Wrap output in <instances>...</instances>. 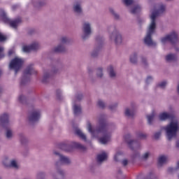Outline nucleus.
Here are the masks:
<instances>
[{
	"label": "nucleus",
	"instance_id": "4468645a",
	"mask_svg": "<svg viewBox=\"0 0 179 179\" xmlns=\"http://www.w3.org/2000/svg\"><path fill=\"white\" fill-rule=\"evenodd\" d=\"M40 48V44L38 42H34L30 45L22 46V51L24 52H30V51H36Z\"/></svg>",
	"mask_w": 179,
	"mask_h": 179
},
{
	"label": "nucleus",
	"instance_id": "79ce46f5",
	"mask_svg": "<svg viewBox=\"0 0 179 179\" xmlns=\"http://www.w3.org/2000/svg\"><path fill=\"white\" fill-rule=\"evenodd\" d=\"M98 106L101 108H103V107H105V106H106V103H104V102L103 101H98Z\"/></svg>",
	"mask_w": 179,
	"mask_h": 179
},
{
	"label": "nucleus",
	"instance_id": "2eb2a0df",
	"mask_svg": "<svg viewBox=\"0 0 179 179\" xmlns=\"http://www.w3.org/2000/svg\"><path fill=\"white\" fill-rule=\"evenodd\" d=\"M40 117H41L40 110H35L29 115V122H36L40 120Z\"/></svg>",
	"mask_w": 179,
	"mask_h": 179
},
{
	"label": "nucleus",
	"instance_id": "cd10ccee",
	"mask_svg": "<svg viewBox=\"0 0 179 179\" xmlns=\"http://www.w3.org/2000/svg\"><path fill=\"white\" fill-rule=\"evenodd\" d=\"M124 114L125 115H127V117H134L135 114V110L129 108H127L125 109Z\"/></svg>",
	"mask_w": 179,
	"mask_h": 179
},
{
	"label": "nucleus",
	"instance_id": "680f3d73",
	"mask_svg": "<svg viewBox=\"0 0 179 179\" xmlns=\"http://www.w3.org/2000/svg\"><path fill=\"white\" fill-rule=\"evenodd\" d=\"M111 29H114V27H111Z\"/></svg>",
	"mask_w": 179,
	"mask_h": 179
},
{
	"label": "nucleus",
	"instance_id": "58836bf2",
	"mask_svg": "<svg viewBox=\"0 0 179 179\" xmlns=\"http://www.w3.org/2000/svg\"><path fill=\"white\" fill-rule=\"evenodd\" d=\"M51 76V73H50V72H45L43 74V81L47 80V79H48V78H50Z\"/></svg>",
	"mask_w": 179,
	"mask_h": 179
},
{
	"label": "nucleus",
	"instance_id": "4d7b16f0",
	"mask_svg": "<svg viewBox=\"0 0 179 179\" xmlns=\"http://www.w3.org/2000/svg\"><path fill=\"white\" fill-rule=\"evenodd\" d=\"M173 170H174V169H173L172 168H169V169H168V171H173Z\"/></svg>",
	"mask_w": 179,
	"mask_h": 179
},
{
	"label": "nucleus",
	"instance_id": "412c9836",
	"mask_svg": "<svg viewBox=\"0 0 179 179\" xmlns=\"http://www.w3.org/2000/svg\"><path fill=\"white\" fill-rule=\"evenodd\" d=\"M5 128H6V131H5L6 138L7 139H12V138H13V130H12V129L9 127H5Z\"/></svg>",
	"mask_w": 179,
	"mask_h": 179
},
{
	"label": "nucleus",
	"instance_id": "de8ad7c7",
	"mask_svg": "<svg viewBox=\"0 0 179 179\" xmlns=\"http://www.w3.org/2000/svg\"><path fill=\"white\" fill-rule=\"evenodd\" d=\"M18 100L20 103H23V101H24V96L23 95H20Z\"/></svg>",
	"mask_w": 179,
	"mask_h": 179
},
{
	"label": "nucleus",
	"instance_id": "8fccbe9b",
	"mask_svg": "<svg viewBox=\"0 0 179 179\" xmlns=\"http://www.w3.org/2000/svg\"><path fill=\"white\" fill-rule=\"evenodd\" d=\"M122 164H123V166H127V164H128V161L127 159H124L122 162Z\"/></svg>",
	"mask_w": 179,
	"mask_h": 179
},
{
	"label": "nucleus",
	"instance_id": "a18cd8bd",
	"mask_svg": "<svg viewBox=\"0 0 179 179\" xmlns=\"http://www.w3.org/2000/svg\"><path fill=\"white\" fill-rule=\"evenodd\" d=\"M5 40H6V36L0 31V41H5Z\"/></svg>",
	"mask_w": 179,
	"mask_h": 179
},
{
	"label": "nucleus",
	"instance_id": "052dcab7",
	"mask_svg": "<svg viewBox=\"0 0 179 179\" xmlns=\"http://www.w3.org/2000/svg\"><path fill=\"white\" fill-rule=\"evenodd\" d=\"M137 148V149H138L139 148V147H136Z\"/></svg>",
	"mask_w": 179,
	"mask_h": 179
},
{
	"label": "nucleus",
	"instance_id": "0eeeda50",
	"mask_svg": "<svg viewBox=\"0 0 179 179\" xmlns=\"http://www.w3.org/2000/svg\"><path fill=\"white\" fill-rule=\"evenodd\" d=\"M37 73V71L33 69L32 66H29L27 68L24 73V76L21 79L20 85H26L29 80H30V75Z\"/></svg>",
	"mask_w": 179,
	"mask_h": 179
},
{
	"label": "nucleus",
	"instance_id": "c9c22d12",
	"mask_svg": "<svg viewBox=\"0 0 179 179\" xmlns=\"http://www.w3.org/2000/svg\"><path fill=\"white\" fill-rule=\"evenodd\" d=\"M166 86H167V81H162L158 84V87L161 89H164Z\"/></svg>",
	"mask_w": 179,
	"mask_h": 179
},
{
	"label": "nucleus",
	"instance_id": "6ab92c4d",
	"mask_svg": "<svg viewBox=\"0 0 179 179\" xmlns=\"http://www.w3.org/2000/svg\"><path fill=\"white\" fill-rule=\"evenodd\" d=\"M173 117V115L170 113L163 112L159 114V118L160 121H166V120H170Z\"/></svg>",
	"mask_w": 179,
	"mask_h": 179
},
{
	"label": "nucleus",
	"instance_id": "f8f14e48",
	"mask_svg": "<svg viewBox=\"0 0 179 179\" xmlns=\"http://www.w3.org/2000/svg\"><path fill=\"white\" fill-rule=\"evenodd\" d=\"M68 43H69V39L67 37H62L60 44L53 48V52H64L65 51V44H68Z\"/></svg>",
	"mask_w": 179,
	"mask_h": 179
},
{
	"label": "nucleus",
	"instance_id": "20e7f679",
	"mask_svg": "<svg viewBox=\"0 0 179 179\" xmlns=\"http://www.w3.org/2000/svg\"><path fill=\"white\" fill-rule=\"evenodd\" d=\"M22 66H23V59L17 57L13 59L9 64L10 69H13L15 75L22 69Z\"/></svg>",
	"mask_w": 179,
	"mask_h": 179
},
{
	"label": "nucleus",
	"instance_id": "37998d69",
	"mask_svg": "<svg viewBox=\"0 0 179 179\" xmlns=\"http://www.w3.org/2000/svg\"><path fill=\"white\" fill-rule=\"evenodd\" d=\"M141 60L143 65H148V62L146 60V57H141Z\"/></svg>",
	"mask_w": 179,
	"mask_h": 179
},
{
	"label": "nucleus",
	"instance_id": "a211bd4d",
	"mask_svg": "<svg viewBox=\"0 0 179 179\" xmlns=\"http://www.w3.org/2000/svg\"><path fill=\"white\" fill-rule=\"evenodd\" d=\"M73 9L76 13L80 15L82 13V1H75L73 3Z\"/></svg>",
	"mask_w": 179,
	"mask_h": 179
},
{
	"label": "nucleus",
	"instance_id": "09e8293b",
	"mask_svg": "<svg viewBox=\"0 0 179 179\" xmlns=\"http://www.w3.org/2000/svg\"><path fill=\"white\" fill-rule=\"evenodd\" d=\"M117 103H114V104H112L109 106V108L110 110H114V108H115L117 107Z\"/></svg>",
	"mask_w": 179,
	"mask_h": 179
},
{
	"label": "nucleus",
	"instance_id": "aec40b11",
	"mask_svg": "<svg viewBox=\"0 0 179 179\" xmlns=\"http://www.w3.org/2000/svg\"><path fill=\"white\" fill-rule=\"evenodd\" d=\"M107 153H106L105 152L99 154L97 155V162L98 163H103V162H106V160H107Z\"/></svg>",
	"mask_w": 179,
	"mask_h": 179
},
{
	"label": "nucleus",
	"instance_id": "c03bdc74",
	"mask_svg": "<svg viewBox=\"0 0 179 179\" xmlns=\"http://www.w3.org/2000/svg\"><path fill=\"white\" fill-rule=\"evenodd\" d=\"M149 156H150V152H145L143 155V159H144V160H146V159H148Z\"/></svg>",
	"mask_w": 179,
	"mask_h": 179
},
{
	"label": "nucleus",
	"instance_id": "e433bc0d",
	"mask_svg": "<svg viewBox=\"0 0 179 179\" xmlns=\"http://www.w3.org/2000/svg\"><path fill=\"white\" fill-rule=\"evenodd\" d=\"M96 76L98 78H102L103 76V69H98L96 71Z\"/></svg>",
	"mask_w": 179,
	"mask_h": 179
},
{
	"label": "nucleus",
	"instance_id": "423d86ee",
	"mask_svg": "<svg viewBox=\"0 0 179 179\" xmlns=\"http://www.w3.org/2000/svg\"><path fill=\"white\" fill-rule=\"evenodd\" d=\"M60 148L62 149V150H65V152H72L73 148H76V149H80V150H85L86 149L85 146L77 142H73L71 145H68L63 143L60 145Z\"/></svg>",
	"mask_w": 179,
	"mask_h": 179
},
{
	"label": "nucleus",
	"instance_id": "a878e982",
	"mask_svg": "<svg viewBox=\"0 0 179 179\" xmlns=\"http://www.w3.org/2000/svg\"><path fill=\"white\" fill-rule=\"evenodd\" d=\"M122 157H124V153L121 151H118L114 155V160L115 162H120Z\"/></svg>",
	"mask_w": 179,
	"mask_h": 179
},
{
	"label": "nucleus",
	"instance_id": "a19ab883",
	"mask_svg": "<svg viewBox=\"0 0 179 179\" xmlns=\"http://www.w3.org/2000/svg\"><path fill=\"white\" fill-rule=\"evenodd\" d=\"M153 81V77L152 76H148L147 77V79H146V83L147 85H149V83H152V82Z\"/></svg>",
	"mask_w": 179,
	"mask_h": 179
},
{
	"label": "nucleus",
	"instance_id": "7ed1b4c3",
	"mask_svg": "<svg viewBox=\"0 0 179 179\" xmlns=\"http://www.w3.org/2000/svg\"><path fill=\"white\" fill-rule=\"evenodd\" d=\"M163 129L165 131L166 139L172 141L174 138L177 137V134L179 132V120L178 119H173Z\"/></svg>",
	"mask_w": 179,
	"mask_h": 179
},
{
	"label": "nucleus",
	"instance_id": "f704fd0d",
	"mask_svg": "<svg viewBox=\"0 0 179 179\" xmlns=\"http://www.w3.org/2000/svg\"><path fill=\"white\" fill-rule=\"evenodd\" d=\"M137 137L138 138V139H146V138H148V135L144 133H138L137 134Z\"/></svg>",
	"mask_w": 179,
	"mask_h": 179
},
{
	"label": "nucleus",
	"instance_id": "864d4df0",
	"mask_svg": "<svg viewBox=\"0 0 179 179\" xmlns=\"http://www.w3.org/2000/svg\"><path fill=\"white\" fill-rule=\"evenodd\" d=\"M176 170H179V161L177 162L176 164Z\"/></svg>",
	"mask_w": 179,
	"mask_h": 179
},
{
	"label": "nucleus",
	"instance_id": "6e6552de",
	"mask_svg": "<svg viewBox=\"0 0 179 179\" xmlns=\"http://www.w3.org/2000/svg\"><path fill=\"white\" fill-rule=\"evenodd\" d=\"M82 94H79L76 97V99L73 100V110L74 115H79L82 113V108L79 104V101L82 99Z\"/></svg>",
	"mask_w": 179,
	"mask_h": 179
},
{
	"label": "nucleus",
	"instance_id": "49530a36",
	"mask_svg": "<svg viewBox=\"0 0 179 179\" xmlns=\"http://www.w3.org/2000/svg\"><path fill=\"white\" fill-rule=\"evenodd\" d=\"M3 57H5V55L3 54V48L0 46V59L3 58Z\"/></svg>",
	"mask_w": 179,
	"mask_h": 179
},
{
	"label": "nucleus",
	"instance_id": "5701e85b",
	"mask_svg": "<svg viewBox=\"0 0 179 179\" xmlns=\"http://www.w3.org/2000/svg\"><path fill=\"white\" fill-rule=\"evenodd\" d=\"M168 157L165 155H162L158 159V164L159 166H163L165 163L167 162Z\"/></svg>",
	"mask_w": 179,
	"mask_h": 179
},
{
	"label": "nucleus",
	"instance_id": "c85d7f7f",
	"mask_svg": "<svg viewBox=\"0 0 179 179\" xmlns=\"http://www.w3.org/2000/svg\"><path fill=\"white\" fill-rule=\"evenodd\" d=\"M109 12L110 14H112V15L113 16V17H115V19H120V15L115 13V10H114V8L111 7L109 8Z\"/></svg>",
	"mask_w": 179,
	"mask_h": 179
},
{
	"label": "nucleus",
	"instance_id": "bf43d9fd",
	"mask_svg": "<svg viewBox=\"0 0 179 179\" xmlns=\"http://www.w3.org/2000/svg\"><path fill=\"white\" fill-rule=\"evenodd\" d=\"M13 9H15V6H13Z\"/></svg>",
	"mask_w": 179,
	"mask_h": 179
},
{
	"label": "nucleus",
	"instance_id": "2f4dec72",
	"mask_svg": "<svg viewBox=\"0 0 179 179\" xmlns=\"http://www.w3.org/2000/svg\"><path fill=\"white\" fill-rule=\"evenodd\" d=\"M126 141H127L129 146H130V148H132V147H131V146H132V145L134 146H135V148H136V145H137L136 144V141H134L132 139H127Z\"/></svg>",
	"mask_w": 179,
	"mask_h": 179
},
{
	"label": "nucleus",
	"instance_id": "4c0bfd02",
	"mask_svg": "<svg viewBox=\"0 0 179 179\" xmlns=\"http://www.w3.org/2000/svg\"><path fill=\"white\" fill-rule=\"evenodd\" d=\"M161 136H162V130H159V131H157L154 134L155 139H159V138H160Z\"/></svg>",
	"mask_w": 179,
	"mask_h": 179
},
{
	"label": "nucleus",
	"instance_id": "b1692460",
	"mask_svg": "<svg viewBox=\"0 0 179 179\" xmlns=\"http://www.w3.org/2000/svg\"><path fill=\"white\" fill-rule=\"evenodd\" d=\"M155 117H156V113L152 112L150 115H147L148 123L152 125L153 121L155 120Z\"/></svg>",
	"mask_w": 179,
	"mask_h": 179
},
{
	"label": "nucleus",
	"instance_id": "473e14b6",
	"mask_svg": "<svg viewBox=\"0 0 179 179\" xmlns=\"http://www.w3.org/2000/svg\"><path fill=\"white\" fill-rule=\"evenodd\" d=\"M45 178V172H39L36 175V179H44Z\"/></svg>",
	"mask_w": 179,
	"mask_h": 179
},
{
	"label": "nucleus",
	"instance_id": "6e6d98bb",
	"mask_svg": "<svg viewBox=\"0 0 179 179\" xmlns=\"http://www.w3.org/2000/svg\"><path fill=\"white\" fill-rule=\"evenodd\" d=\"M61 93H62V91H61L60 90H57V94H59Z\"/></svg>",
	"mask_w": 179,
	"mask_h": 179
},
{
	"label": "nucleus",
	"instance_id": "9d476101",
	"mask_svg": "<svg viewBox=\"0 0 179 179\" xmlns=\"http://www.w3.org/2000/svg\"><path fill=\"white\" fill-rule=\"evenodd\" d=\"M109 38L111 41H114L115 44H121L122 43V35L117 29H113V32L110 34Z\"/></svg>",
	"mask_w": 179,
	"mask_h": 179
},
{
	"label": "nucleus",
	"instance_id": "1a4fd4ad",
	"mask_svg": "<svg viewBox=\"0 0 179 179\" xmlns=\"http://www.w3.org/2000/svg\"><path fill=\"white\" fill-rule=\"evenodd\" d=\"M178 39V35L176 31H172L171 34L161 38L162 44H167V43H176Z\"/></svg>",
	"mask_w": 179,
	"mask_h": 179
},
{
	"label": "nucleus",
	"instance_id": "c756f323",
	"mask_svg": "<svg viewBox=\"0 0 179 179\" xmlns=\"http://www.w3.org/2000/svg\"><path fill=\"white\" fill-rule=\"evenodd\" d=\"M108 71L110 78H114L115 76V71H114V68L112 66H110L108 68Z\"/></svg>",
	"mask_w": 179,
	"mask_h": 179
},
{
	"label": "nucleus",
	"instance_id": "13d9d810",
	"mask_svg": "<svg viewBox=\"0 0 179 179\" xmlns=\"http://www.w3.org/2000/svg\"><path fill=\"white\" fill-rule=\"evenodd\" d=\"M92 56H93V57H95V56H96V55H94V53H92Z\"/></svg>",
	"mask_w": 179,
	"mask_h": 179
},
{
	"label": "nucleus",
	"instance_id": "f3484780",
	"mask_svg": "<svg viewBox=\"0 0 179 179\" xmlns=\"http://www.w3.org/2000/svg\"><path fill=\"white\" fill-rule=\"evenodd\" d=\"M9 123V115L8 113H3L0 115V124L3 128L8 126Z\"/></svg>",
	"mask_w": 179,
	"mask_h": 179
},
{
	"label": "nucleus",
	"instance_id": "393cba45",
	"mask_svg": "<svg viewBox=\"0 0 179 179\" xmlns=\"http://www.w3.org/2000/svg\"><path fill=\"white\" fill-rule=\"evenodd\" d=\"M129 61L131 64H136L138 62V53L134 52L130 55Z\"/></svg>",
	"mask_w": 179,
	"mask_h": 179
},
{
	"label": "nucleus",
	"instance_id": "dca6fc26",
	"mask_svg": "<svg viewBox=\"0 0 179 179\" xmlns=\"http://www.w3.org/2000/svg\"><path fill=\"white\" fill-rule=\"evenodd\" d=\"M53 153L54 155H55V156L58 157V158L59 159V162L62 164H69V163H71V159H69V158H68L67 157L61 155L57 151H54Z\"/></svg>",
	"mask_w": 179,
	"mask_h": 179
},
{
	"label": "nucleus",
	"instance_id": "5fc2aeb1",
	"mask_svg": "<svg viewBox=\"0 0 179 179\" xmlns=\"http://www.w3.org/2000/svg\"><path fill=\"white\" fill-rule=\"evenodd\" d=\"M57 173L61 174V176H62V174H64V171H58Z\"/></svg>",
	"mask_w": 179,
	"mask_h": 179
},
{
	"label": "nucleus",
	"instance_id": "39448f33",
	"mask_svg": "<svg viewBox=\"0 0 179 179\" xmlns=\"http://www.w3.org/2000/svg\"><path fill=\"white\" fill-rule=\"evenodd\" d=\"M1 16L3 17L4 22H6V23H8L13 29H16L17 26L22 23V20H20V18L12 20L6 16V12H5L4 10H1Z\"/></svg>",
	"mask_w": 179,
	"mask_h": 179
},
{
	"label": "nucleus",
	"instance_id": "f257e3e1",
	"mask_svg": "<svg viewBox=\"0 0 179 179\" xmlns=\"http://www.w3.org/2000/svg\"><path fill=\"white\" fill-rule=\"evenodd\" d=\"M87 129L91 134L92 138H95L102 145H107L111 141V134H113V127L104 123H101L99 127L94 130L92 122L87 121Z\"/></svg>",
	"mask_w": 179,
	"mask_h": 179
},
{
	"label": "nucleus",
	"instance_id": "72a5a7b5",
	"mask_svg": "<svg viewBox=\"0 0 179 179\" xmlns=\"http://www.w3.org/2000/svg\"><path fill=\"white\" fill-rule=\"evenodd\" d=\"M123 3L126 5V6H131L132 3H134V0H122Z\"/></svg>",
	"mask_w": 179,
	"mask_h": 179
},
{
	"label": "nucleus",
	"instance_id": "7c9ffc66",
	"mask_svg": "<svg viewBox=\"0 0 179 179\" xmlns=\"http://www.w3.org/2000/svg\"><path fill=\"white\" fill-rule=\"evenodd\" d=\"M130 12L131 13H138V12H141V6H136L130 10Z\"/></svg>",
	"mask_w": 179,
	"mask_h": 179
},
{
	"label": "nucleus",
	"instance_id": "f03ea898",
	"mask_svg": "<svg viewBox=\"0 0 179 179\" xmlns=\"http://www.w3.org/2000/svg\"><path fill=\"white\" fill-rule=\"evenodd\" d=\"M166 11V6L160 4L156 6L152 11L150 15V22L148 27L146 36L144 38V43L146 45L149 47H153L156 45V43L153 42L152 40V36L155 33H156V29L157 26L156 25V19L159 15H162L164 12Z\"/></svg>",
	"mask_w": 179,
	"mask_h": 179
},
{
	"label": "nucleus",
	"instance_id": "e2e57ef3",
	"mask_svg": "<svg viewBox=\"0 0 179 179\" xmlns=\"http://www.w3.org/2000/svg\"><path fill=\"white\" fill-rule=\"evenodd\" d=\"M119 173H121V171H120Z\"/></svg>",
	"mask_w": 179,
	"mask_h": 179
},
{
	"label": "nucleus",
	"instance_id": "3c124183",
	"mask_svg": "<svg viewBox=\"0 0 179 179\" xmlns=\"http://www.w3.org/2000/svg\"><path fill=\"white\" fill-rule=\"evenodd\" d=\"M12 54H15V50H10L8 51V55H12Z\"/></svg>",
	"mask_w": 179,
	"mask_h": 179
},
{
	"label": "nucleus",
	"instance_id": "603ef678",
	"mask_svg": "<svg viewBox=\"0 0 179 179\" xmlns=\"http://www.w3.org/2000/svg\"><path fill=\"white\" fill-rule=\"evenodd\" d=\"M176 146L178 149H179V140H177L176 141Z\"/></svg>",
	"mask_w": 179,
	"mask_h": 179
},
{
	"label": "nucleus",
	"instance_id": "9b49d317",
	"mask_svg": "<svg viewBox=\"0 0 179 179\" xmlns=\"http://www.w3.org/2000/svg\"><path fill=\"white\" fill-rule=\"evenodd\" d=\"M92 34V24L89 22H85L83 24V34L81 36L83 40H86Z\"/></svg>",
	"mask_w": 179,
	"mask_h": 179
},
{
	"label": "nucleus",
	"instance_id": "bb28decb",
	"mask_svg": "<svg viewBox=\"0 0 179 179\" xmlns=\"http://www.w3.org/2000/svg\"><path fill=\"white\" fill-rule=\"evenodd\" d=\"M166 59L168 62H173V61L177 60V55L174 54H169L166 55Z\"/></svg>",
	"mask_w": 179,
	"mask_h": 179
},
{
	"label": "nucleus",
	"instance_id": "4be33fe9",
	"mask_svg": "<svg viewBox=\"0 0 179 179\" xmlns=\"http://www.w3.org/2000/svg\"><path fill=\"white\" fill-rule=\"evenodd\" d=\"M75 134L76 135H78V136H79L81 139H83V141H85L86 142L87 141L86 135L83 134V131H82V130L79 129H76L75 130Z\"/></svg>",
	"mask_w": 179,
	"mask_h": 179
},
{
	"label": "nucleus",
	"instance_id": "ddd939ff",
	"mask_svg": "<svg viewBox=\"0 0 179 179\" xmlns=\"http://www.w3.org/2000/svg\"><path fill=\"white\" fill-rule=\"evenodd\" d=\"M3 164L6 167H13L14 169H17L19 164H17V161L16 159H12L9 161V157H6L3 160Z\"/></svg>",
	"mask_w": 179,
	"mask_h": 179
},
{
	"label": "nucleus",
	"instance_id": "ea45409f",
	"mask_svg": "<svg viewBox=\"0 0 179 179\" xmlns=\"http://www.w3.org/2000/svg\"><path fill=\"white\" fill-rule=\"evenodd\" d=\"M32 4L34 6H41L43 5V3L40 1H32Z\"/></svg>",
	"mask_w": 179,
	"mask_h": 179
}]
</instances>
